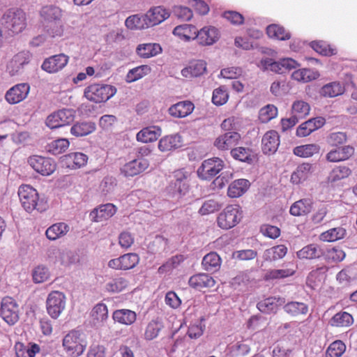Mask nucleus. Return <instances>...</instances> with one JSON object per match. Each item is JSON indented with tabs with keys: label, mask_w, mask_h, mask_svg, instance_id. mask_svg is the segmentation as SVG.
Instances as JSON below:
<instances>
[{
	"label": "nucleus",
	"mask_w": 357,
	"mask_h": 357,
	"mask_svg": "<svg viewBox=\"0 0 357 357\" xmlns=\"http://www.w3.org/2000/svg\"><path fill=\"white\" fill-rule=\"evenodd\" d=\"M46 31L52 38L61 37L64 33V24L61 20L46 25Z\"/></svg>",
	"instance_id": "obj_60"
},
{
	"label": "nucleus",
	"mask_w": 357,
	"mask_h": 357,
	"mask_svg": "<svg viewBox=\"0 0 357 357\" xmlns=\"http://www.w3.org/2000/svg\"><path fill=\"white\" fill-rule=\"evenodd\" d=\"M188 190L187 174L181 169L174 172L173 178L167 188V192L173 197L185 195Z\"/></svg>",
	"instance_id": "obj_7"
},
{
	"label": "nucleus",
	"mask_w": 357,
	"mask_h": 357,
	"mask_svg": "<svg viewBox=\"0 0 357 357\" xmlns=\"http://www.w3.org/2000/svg\"><path fill=\"white\" fill-rule=\"evenodd\" d=\"M61 165L63 167L77 169L84 166L88 158H61Z\"/></svg>",
	"instance_id": "obj_56"
},
{
	"label": "nucleus",
	"mask_w": 357,
	"mask_h": 357,
	"mask_svg": "<svg viewBox=\"0 0 357 357\" xmlns=\"http://www.w3.org/2000/svg\"><path fill=\"white\" fill-rule=\"evenodd\" d=\"M68 56L64 54L51 56L44 60L41 68L48 73H56L68 63Z\"/></svg>",
	"instance_id": "obj_13"
},
{
	"label": "nucleus",
	"mask_w": 357,
	"mask_h": 357,
	"mask_svg": "<svg viewBox=\"0 0 357 357\" xmlns=\"http://www.w3.org/2000/svg\"><path fill=\"white\" fill-rule=\"evenodd\" d=\"M0 315L9 325L15 324L19 319V306L11 297H4L1 303Z\"/></svg>",
	"instance_id": "obj_8"
},
{
	"label": "nucleus",
	"mask_w": 357,
	"mask_h": 357,
	"mask_svg": "<svg viewBox=\"0 0 357 357\" xmlns=\"http://www.w3.org/2000/svg\"><path fill=\"white\" fill-rule=\"evenodd\" d=\"M139 261L138 255L127 253L109 261L108 266L115 270H130L135 268Z\"/></svg>",
	"instance_id": "obj_11"
},
{
	"label": "nucleus",
	"mask_w": 357,
	"mask_h": 357,
	"mask_svg": "<svg viewBox=\"0 0 357 357\" xmlns=\"http://www.w3.org/2000/svg\"><path fill=\"white\" fill-rule=\"evenodd\" d=\"M116 93V89L107 84H93L84 89V96L91 102L100 103L107 100Z\"/></svg>",
	"instance_id": "obj_4"
},
{
	"label": "nucleus",
	"mask_w": 357,
	"mask_h": 357,
	"mask_svg": "<svg viewBox=\"0 0 357 357\" xmlns=\"http://www.w3.org/2000/svg\"><path fill=\"white\" fill-rule=\"evenodd\" d=\"M151 70L150 67L146 65H143L135 68L130 70L127 74V81L128 82H135L137 79H141L144 76L148 74V73Z\"/></svg>",
	"instance_id": "obj_58"
},
{
	"label": "nucleus",
	"mask_w": 357,
	"mask_h": 357,
	"mask_svg": "<svg viewBox=\"0 0 357 357\" xmlns=\"http://www.w3.org/2000/svg\"><path fill=\"white\" fill-rule=\"evenodd\" d=\"M206 65L204 60L192 61L181 70V75L189 79L199 77L206 72Z\"/></svg>",
	"instance_id": "obj_22"
},
{
	"label": "nucleus",
	"mask_w": 357,
	"mask_h": 357,
	"mask_svg": "<svg viewBox=\"0 0 357 357\" xmlns=\"http://www.w3.org/2000/svg\"><path fill=\"white\" fill-rule=\"evenodd\" d=\"M66 297L65 294L59 291L50 292L46 300V310L47 314L52 319H57L66 307Z\"/></svg>",
	"instance_id": "obj_6"
},
{
	"label": "nucleus",
	"mask_w": 357,
	"mask_h": 357,
	"mask_svg": "<svg viewBox=\"0 0 357 357\" xmlns=\"http://www.w3.org/2000/svg\"><path fill=\"white\" fill-rule=\"evenodd\" d=\"M197 41L201 45H211L218 41L220 33L217 28L213 26H206L197 31Z\"/></svg>",
	"instance_id": "obj_19"
},
{
	"label": "nucleus",
	"mask_w": 357,
	"mask_h": 357,
	"mask_svg": "<svg viewBox=\"0 0 357 357\" xmlns=\"http://www.w3.org/2000/svg\"><path fill=\"white\" fill-rule=\"evenodd\" d=\"M296 255L301 259H312L321 257L322 251L317 245L310 244L298 251Z\"/></svg>",
	"instance_id": "obj_45"
},
{
	"label": "nucleus",
	"mask_w": 357,
	"mask_h": 357,
	"mask_svg": "<svg viewBox=\"0 0 357 357\" xmlns=\"http://www.w3.org/2000/svg\"><path fill=\"white\" fill-rule=\"evenodd\" d=\"M310 46L317 53L324 56H331L337 53L335 48L323 40L312 41Z\"/></svg>",
	"instance_id": "obj_53"
},
{
	"label": "nucleus",
	"mask_w": 357,
	"mask_h": 357,
	"mask_svg": "<svg viewBox=\"0 0 357 357\" xmlns=\"http://www.w3.org/2000/svg\"><path fill=\"white\" fill-rule=\"evenodd\" d=\"M284 310L287 314L296 317L301 314H306L308 312V306L302 302L291 301L284 305Z\"/></svg>",
	"instance_id": "obj_49"
},
{
	"label": "nucleus",
	"mask_w": 357,
	"mask_h": 357,
	"mask_svg": "<svg viewBox=\"0 0 357 357\" xmlns=\"http://www.w3.org/2000/svg\"><path fill=\"white\" fill-rule=\"evenodd\" d=\"M229 99V94L224 86L215 89L213 92L212 102L220 106L225 105Z\"/></svg>",
	"instance_id": "obj_57"
},
{
	"label": "nucleus",
	"mask_w": 357,
	"mask_h": 357,
	"mask_svg": "<svg viewBox=\"0 0 357 357\" xmlns=\"http://www.w3.org/2000/svg\"><path fill=\"white\" fill-rule=\"evenodd\" d=\"M279 135L275 130L268 131L262 138V151L265 155H273L279 146Z\"/></svg>",
	"instance_id": "obj_23"
},
{
	"label": "nucleus",
	"mask_w": 357,
	"mask_h": 357,
	"mask_svg": "<svg viewBox=\"0 0 357 357\" xmlns=\"http://www.w3.org/2000/svg\"><path fill=\"white\" fill-rule=\"evenodd\" d=\"M70 142L66 138H61L54 140L49 143L45 149L47 152L53 154L59 155L64 153L69 147Z\"/></svg>",
	"instance_id": "obj_44"
},
{
	"label": "nucleus",
	"mask_w": 357,
	"mask_h": 357,
	"mask_svg": "<svg viewBox=\"0 0 357 357\" xmlns=\"http://www.w3.org/2000/svg\"><path fill=\"white\" fill-rule=\"evenodd\" d=\"M202 264L206 271L214 272L220 268L221 259L216 252H211L204 257Z\"/></svg>",
	"instance_id": "obj_38"
},
{
	"label": "nucleus",
	"mask_w": 357,
	"mask_h": 357,
	"mask_svg": "<svg viewBox=\"0 0 357 357\" xmlns=\"http://www.w3.org/2000/svg\"><path fill=\"white\" fill-rule=\"evenodd\" d=\"M310 111V105L303 100H296L291 106V114L296 118L298 121L305 118Z\"/></svg>",
	"instance_id": "obj_47"
},
{
	"label": "nucleus",
	"mask_w": 357,
	"mask_h": 357,
	"mask_svg": "<svg viewBox=\"0 0 357 357\" xmlns=\"http://www.w3.org/2000/svg\"><path fill=\"white\" fill-rule=\"evenodd\" d=\"M311 171V165L309 163H303L298 166L291 176V181L294 184H299L305 181Z\"/></svg>",
	"instance_id": "obj_48"
},
{
	"label": "nucleus",
	"mask_w": 357,
	"mask_h": 357,
	"mask_svg": "<svg viewBox=\"0 0 357 357\" xmlns=\"http://www.w3.org/2000/svg\"><path fill=\"white\" fill-rule=\"evenodd\" d=\"M40 351V347L37 344H32L28 347H24L20 344L17 347V357H35L36 354Z\"/></svg>",
	"instance_id": "obj_59"
},
{
	"label": "nucleus",
	"mask_w": 357,
	"mask_h": 357,
	"mask_svg": "<svg viewBox=\"0 0 357 357\" xmlns=\"http://www.w3.org/2000/svg\"><path fill=\"white\" fill-rule=\"evenodd\" d=\"M241 139V136L238 132H227L215 139L214 146L219 150H231Z\"/></svg>",
	"instance_id": "obj_18"
},
{
	"label": "nucleus",
	"mask_w": 357,
	"mask_h": 357,
	"mask_svg": "<svg viewBox=\"0 0 357 357\" xmlns=\"http://www.w3.org/2000/svg\"><path fill=\"white\" fill-rule=\"evenodd\" d=\"M18 195L22 206L27 212H31L33 210L42 211L45 209L42 202L39 201L38 193L31 186L21 185L18 190Z\"/></svg>",
	"instance_id": "obj_3"
},
{
	"label": "nucleus",
	"mask_w": 357,
	"mask_h": 357,
	"mask_svg": "<svg viewBox=\"0 0 357 357\" xmlns=\"http://www.w3.org/2000/svg\"><path fill=\"white\" fill-rule=\"evenodd\" d=\"M319 152L320 146L317 144L301 145L294 149V153L296 156H312L319 154Z\"/></svg>",
	"instance_id": "obj_54"
},
{
	"label": "nucleus",
	"mask_w": 357,
	"mask_h": 357,
	"mask_svg": "<svg viewBox=\"0 0 357 357\" xmlns=\"http://www.w3.org/2000/svg\"><path fill=\"white\" fill-rule=\"evenodd\" d=\"M162 134L159 126H148L137 132L136 138L138 142L149 143L156 141Z\"/></svg>",
	"instance_id": "obj_29"
},
{
	"label": "nucleus",
	"mask_w": 357,
	"mask_h": 357,
	"mask_svg": "<svg viewBox=\"0 0 357 357\" xmlns=\"http://www.w3.org/2000/svg\"><path fill=\"white\" fill-rule=\"evenodd\" d=\"M31 59V54L29 51H22L14 55L7 66L10 75L13 76L21 72Z\"/></svg>",
	"instance_id": "obj_15"
},
{
	"label": "nucleus",
	"mask_w": 357,
	"mask_h": 357,
	"mask_svg": "<svg viewBox=\"0 0 357 357\" xmlns=\"http://www.w3.org/2000/svg\"><path fill=\"white\" fill-rule=\"evenodd\" d=\"M223 167V161L220 158H209L198 168V176L203 180L211 179L218 174Z\"/></svg>",
	"instance_id": "obj_10"
},
{
	"label": "nucleus",
	"mask_w": 357,
	"mask_h": 357,
	"mask_svg": "<svg viewBox=\"0 0 357 357\" xmlns=\"http://www.w3.org/2000/svg\"><path fill=\"white\" fill-rule=\"evenodd\" d=\"M74 119L75 111L73 109H63L49 115L45 123L50 129H55L69 125L74 121Z\"/></svg>",
	"instance_id": "obj_9"
},
{
	"label": "nucleus",
	"mask_w": 357,
	"mask_h": 357,
	"mask_svg": "<svg viewBox=\"0 0 357 357\" xmlns=\"http://www.w3.org/2000/svg\"><path fill=\"white\" fill-rule=\"evenodd\" d=\"M354 323V318L347 312L336 313L329 321V324L333 327H349Z\"/></svg>",
	"instance_id": "obj_39"
},
{
	"label": "nucleus",
	"mask_w": 357,
	"mask_h": 357,
	"mask_svg": "<svg viewBox=\"0 0 357 357\" xmlns=\"http://www.w3.org/2000/svg\"><path fill=\"white\" fill-rule=\"evenodd\" d=\"M91 317H93L94 324H103L108 319L107 305L102 303L96 305L91 311Z\"/></svg>",
	"instance_id": "obj_46"
},
{
	"label": "nucleus",
	"mask_w": 357,
	"mask_h": 357,
	"mask_svg": "<svg viewBox=\"0 0 357 357\" xmlns=\"http://www.w3.org/2000/svg\"><path fill=\"white\" fill-rule=\"evenodd\" d=\"M346 234V230L342 227H335L321 234L320 239L323 241L333 242L340 240Z\"/></svg>",
	"instance_id": "obj_52"
},
{
	"label": "nucleus",
	"mask_w": 357,
	"mask_h": 357,
	"mask_svg": "<svg viewBox=\"0 0 357 357\" xmlns=\"http://www.w3.org/2000/svg\"><path fill=\"white\" fill-rule=\"evenodd\" d=\"M242 218V212L238 205L227 206L218 215V225L223 229H229L235 227Z\"/></svg>",
	"instance_id": "obj_5"
},
{
	"label": "nucleus",
	"mask_w": 357,
	"mask_h": 357,
	"mask_svg": "<svg viewBox=\"0 0 357 357\" xmlns=\"http://www.w3.org/2000/svg\"><path fill=\"white\" fill-rule=\"evenodd\" d=\"M48 258L54 263H59L68 266L77 261V256L73 252L67 250H60L53 248L47 251Z\"/></svg>",
	"instance_id": "obj_12"
},
{
	"label": "nucleus",
	"mask_w": 357,
	"mask_h": 357,
	"mask_svg": "<svg viewBox=\"0 0 357 357\" xmlns=\"http://www.w3.org/2000/svg\"><path fill=\"white\" fill-rule=\"evenodd\" d=\"M266 33L269 38L280 40H287L291 38V33L278 24L268 25L266 28Z\"/></svg>",
	"instance_id": "obj_42"
},
{
	"label": "nucleus",
	"mask_w": 357,
	"mask_h": 357,
	"mask_svg": "<svg viewBox=\"0 0 357 357\" xmlns=\"http://www.w3.org/2000/svg\"><path fill=\"white\" fill-rule=\"evenodd\" d=\"M137 54L141 58H151L162 52L160 45L158 43H144L137 46Z\"/></svg>",
	"instance_id": "obj_35"
},
{
	"label": "nucleus",
	"mask_w": 357,
	"mask_h": 357,
	"mask_svg": "<svg viewBox=\"0 0 357 357\" xmlns=\"http://www.w3.org/2000/svg\"><path fill=\"white\" fill-rule=\"evenodd\" d=\"M112 318L116 322L130 326L135 322L137 319V314L131 310L120 309L116 310L113 312Z\"/></svg>",
	"instance_id": "obj_32"
},
{
	"label": "nucleus",
	"mask_w": 357,
	"mask_h": 357,
	"mask_svg": "<svg viewBox=\"0 0 357 357\" xmlns=\"http://www.w3.org/2000/svg\"><path fill=\"white\" fill-rule=\"evenodd\" d=\"M195 106L188 100L178 102L169 108V114L175 118H183L190 114Z\"/></svg>",
	"instance_id": "obj_27"
},
{
	"label": "nucleus",
	"mask_w": 357,
	"mask_h": 357,
	"mask_svg": "<svg viewBox=\"0 0 357 357\" xmlns=\"http://www.w3.org/2000/svg\"><path fill=\"white\" fill-rule=\"evenodd\" d=\"M350 173V169L346 167H338L334 168L328 176V182L331 183H335L341 179L348 177Z\"/></svg>",
	"instance_id": "obj_61"
},
{
	"label": "nucleus",
	"mask_w": 357,
	"mask_h": 357,
	"mask_svg": "<svg viewBox=\"0 0 357 357\" xmlns=\"http://www.w3.org/2000/svg\"><path fill=\"white\" fill-rule=\"evenodd\" d=\"M144 15H133L128 17L125 22V24L127 28L135 30V29H144L149 27L148 22H146Z\"/></svg>",
	"instance_id": "obj_50"
},
{
	"label": "nucleus",
	"mask_w": 357,
	"mask_h": 357,
	"mask_svg": "<svg viewBox=\"0 0 357 357\" xmlns=\"http://www.w3.org/2000/svg\"><path fill=\"white\" fill-rule=\"evenodd\" d=\"M50 275L49 269L43 265L38 266L32 271L33 280L36 283L45 282L49 279Z\"/></svg>",
	"instance_id": "obj_62"
},
{
	"label": "nucleus",
	"mask_w": 357,
	"mask_h": 357,
	"mask_svg": "<svg viewBox=\"0 0 357 357\" xmlns=\"http://www.w3.org/2000/svg\"><path fill=\"white\" fill-rule=\"evenodd\" d=\"M28 162L36 172L44 176L51 174L56 169L52 158H29Z\"/></svg>",
	"instance_id": "obj_16"
},
{
	"label": "nucleus",
	"mask_w": 357,
	"mask_h": 357,
	"mask_svg": "<svg viewBox=\"0 0 357 357\" xmlns=\"http://www.w3.org/2000/svg\"><path fill=\"white\" fill-rule=\"evenodd\" d=\"M29 91L30 86L29 84H17L6 91L5 99L11 105L19 103L27 97Z\"/></svg>",
	"instance_id": "obj_14"
},
{
	"label": "nucleus",
	"mask_w": 357,
	"mask_h": 357,
	"mask_svg": "<svg viewBox=\"0 0 357 357\" xmlns=\"http://www.w3.org/2000/svg\"><path fill=\"white\" fill-rule=\"evenodd\" d=\"M181 137L178 135H167L159 141L158 149L161 151H169L181 146Z\"/></svg>",
	"instance_id": "obj_41"
},
{
	"label": "nucleus",
	"mask_w": 357,
	"mask_h": 357,
	"mask_svg": "<svg viewBox=\"0 0 357 357\" xmlns=\"http://www.w3.org/2000/svg\"><path fill=\"white\" fill-rule=\"evenodd\" d=\"M96 125L91 121H77L70 128V133L77 137H82L95 132Z\"/></svg>",
	"instance_id": "obj_28"
},
{
	"label": "nucleus",
	"mask_w": 357,
	"mask_h": 357,
	"mask_svg": "<svg viewBox=\"0 0 357 357\" xmlns=\"http://www.w3.org/2000/svg\"><path fill=\"white\" fill-rule=\"evenodd\" d=\"M344 86L339 82H333L323 86L320 90L321 96L334 98L343 94Z\"/></svg>",
	"instance_id": "obj_36"
},
{
	"label": "nucleus",
	"mask_w": 357,
	"mask_h": 357,
	"mask_svg": "<svg viewBox=\"0 0 357 357\" xmlns=\"http://www.w3.org/2000/svg\"><path fill=\"white\" fill-rule=\"evenodd\" d=\"M250 276L248 272L239 273L232 279L231 285L234 289L243 290L250 283Z\"/></svg>",
	"instance_id": "obj_63"
},
{
	"label": "nucleus",
	"mask_w": 357,
	"mask_h": 357,
	"mask_svg": "<svg viewBox=\"0 0 357 357\" xmlns=\"http://www.w3.org/2000/svg\"><path fill=\"white\" fill-rule=\"evenodd\" d=\"M319 76V74L317 71H314L310 68H301L296 70L291 75L293 79L304 83L314 80L318 78Z\"/></svg>",
	"instance_id": "obj_43"
},
{
	"label": "nucleus",
	"mask_w": 357,
	"mask_h": 357,
	"mask_svg": "<svg viewBox=\"0 0 357 357\" xmlns=\"http://www.w3.org/2000/svg\"><path fill=\"white\" fill-rule=\"evenodd\" d=\"M287 252L284 245H278L266 249L263 253V259L267 261H274L282 259Z\"/></svg>",
	"instance_id": "obj_37"
},
{
	"label": "nucleus",
	"mask_w": 357,
	"mask_h": 357,
	"mask_svg": "<svg viewBox=\"0 0 357 357\" xmlns=\"http://www.w3.org/2000/svg\"><path fill=\"white\" fill-rule=\"evenodd\" d=\"M163 328L162 323L159 320H152L146 326L144 331V338L146 340H152L156 338L160 331Z\"/></svg>",
	"instance_id": "obj_51"
},
{
	"label": "nucleus",
	"mask_w": 357,
	"mask_h": 357,
	"mask_svg": "<svg viewBox=\"0 0 357 357\" xmlns=\"http://www.w3.org/2000/svg\"><path fill=\"white\" fill-rule=\"evenodd\" d=\"M128 284L127 280L122 277L112 279L105 284V289L108 292L118 293L125 289Z\"/></svg>",
	"instance_id": "obj_55"
},
{
	"label": "nucleus",
	"mask_w": 357,
	"mask_h": 357,
	"mask_svg": "<svg viewBox=\"0 0 357 357\" xmlns=\"http://www.w3.org/2000/svg\"><path fill=\"white\" fill-rule=\"evenodd\" d=\"M325 123L326 119L321 116L310 119L297 128L296 135L299 137H307L314 131L323 127Z\"/></svg>",
	"instance_id": "obj_20"
},
{
	"label": "nucleus",
	"mask_w": 357,
	"mask_h": 357,
	"mask_svg": "<svg viewBox=\"0 0 357 357\" xmlns=\"http://www.w3.org/2000/svg\"><path fill=\"white\" fill-rule=\"evenodd\" d=\"M69 230L68 225L65 222H58L49 227L46 229L45 235L50 241H56L66 236Z\"/></svg>",
	"instance_id": "obj_33"
},
{
	"label": "nucleus",
	"mask_w": 357,
	"mask_h": 357,
	"mask_svg": "<svg viewBox=\"0 0 357 357\" xmlns=\"http://www.w3.org/2000/svg\"><path fill=\"white\" fill-rule=\"evenodd\" d=\"M312 207V200L310 198H304L293 203L289 213L294 216L305 215L311 212Z\"/></svg>",
	"instance_id": "obj_30"
},
{
	"label": "nucleus",
	"mask_w": 357,
	"mask_h": 357,
	"mask_svg": "<svg viewBox=\"0 0 357 357\" xmlns=\"http://www.w3.org/2000/svg\"><path fill=\"white\" fill-rule=\"evenodd\" d=\"M197 28L191 24H183L176 26L173 33L185 40L197 39Z\"/></svg>",
	"instance_id": "obj_40"
},
{
	"label": "nucleus",
	"mask_w": 357,
	"mask_h": 357,
	"mask_svg": "<svg viewBox=\"0 0 357 357\" xmlns=\"http://www.w3.org/2000/svg\"><path fill=\"white\" fill-rule=\"evenodd\" d=\"M346 346L341 340L331 343L327 349L326 354L329 357H340L345 351Z\"/></svg>",
	"instance_id": "obj_64"
},
{
	"label": "nucleus",
	"mask_w": 357,
	"mask_h": 357,
	"mask_svg": "<svg viewBox=\"0 0 357 357\" xmlns=\"http://www.w3.org/2000/svg\"><path fill=\"white\" fill-rule=\"evenodd\" d=\"M250 183L245 178L232 181L227 189V195L231 198H238L243 195L249 189Z\"/></svg>",
	"instance_id": "obj_26"
},
{
	"label": "nucleus",
	"mask_w": 357,
	"mask_h": 357,
	"mask_svg": "<svg viewBox=\"0 0 357 357\" xmlns=\"http://www.w3.org/2000/svg\"><path fill=\"white\" fill-rule=\"evenodd\" d=\"M189 285L197 289L213 287L215 285V280L208 274L199 273L192 275L188 281Z\"/></svg>",
	"instance_id": "obj_31"
},
{
	"label": "nucleus",
	"mask_w": 357,
	"mask_h": 357,
	"mask_svg": "<svg viewBox=\"0 0 357 357\" xmlns=\"http://www.w3.org/2000/svg\"><path fill=\"white\" fill-rule=\"evenodd\" d=\"M169 17V13L161 6L151 8L146 14L145 19L149 27L153 26L164 22Z\"/></svg>",
	"instance_id": "obj_24"
},
{
	"label": "nucleus",
	"mask_w": 357,
	"mask_h": 357,
	"mask_svg": "<svg viewBox=\"0 0 357 357\" xmlns=\"http://www.w3.org/2000/svg\"><path fill=\"white\" fill-rule=\"evenodd\" d=\"M87 346L85 335L79 331L73 330L63 339V347L66 354L71 357L81 356Z\"/></svg>",
	"instance_id": "obj_1"
},
{
	"label": "nucleus",
	"mask_w": 357,
	"mask_h": 357,
	"mask_svg": "<svg viewBox=\"0 0 357 357\" xmlns=\"http://www.w3.org/2000/svg\"><path fill=\"white\" fill-rule=\"evenodd\" d=\"M40 15L47 24L61 20L63 12L60 8L50 5L43 6L40 11Z\"/></svg>",
	"instance_id": "obj_34"
},
{
	"label": "nucleus",
	"mask_w": 357,
	"mask_h": 357,
	"mask_svg": "<svg viewBox=\"0 0 357 357\" xmlns=\"http://www.w3.org/2000/svg\"><path fill=\"white\" fill-rule=\"evenodd\" d=\"M116 207L113 204H105L94 208L90 213L94 222H102L112 218L116 212Z\"/></svg>",
	"instance_id": "obj_21"
},
{
	"label": "nucleus",
	"mask_w": 357,
	"mask_h": 357,
	"mask_svg": "<svg viewBox=\"0 0 357 357\" xmlns=\"http://www.w3.org/2000/svg\"><path fill=\"white\" fill-rule=\"evenodd\" d=\"M2 23L13 34L22 32L26 27V15L20 8L8 10L3 15Z\"/></svg>",
	"instance_id": "obj_2"
},
{
	"label": "nucleus",
	"mask_w": 357,
	"mask_h": 357,
	"mask_svg": "<svg viewBox=\"0 0 357 357\" xmlns=\"http://www.w3.org/2000/svg\"><path fill=\"white\" fill-rule=\"evenodd\" d=\"M284 299L280 297H269L259 301L257 307L264 314L275 313L278 307L284 303Z\"/></svg>",
	"instance_id": "obj_25"
},
{
	"label": "nucleus",
	"mask_w": 357,
	"mask_h": 357,
	"mask_svg": "<svg viewBox=\"0 0 357 357\" xmlns=\"http://www.w3.org/2000/svg\"><path fill=\"white\" fill-rule=\"evenodd\" d=\"M149 167L146 158H135L126 162L121 168V172L125 176H134L144 171Z\"/></svg>",
	"instance_id": "obj_17"
}]
</instances>
